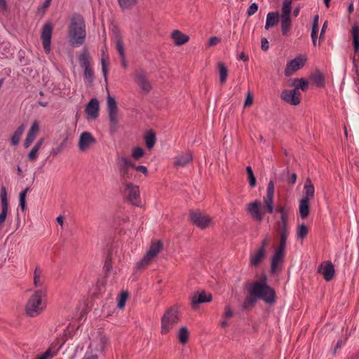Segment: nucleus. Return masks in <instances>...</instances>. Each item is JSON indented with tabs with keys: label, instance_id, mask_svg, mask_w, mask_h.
<instances>
[{
	"label": "nucleus",
	"instance_id": "obj_35",
	"mask_svg": "<svg viewBox=\"0 0 359 359\" xmlns=\"http://www.w3.org/2000/svg\"><path fill=\"white\" fill-rule=\"evenodd\" d=\"M29 190V188H26L22 190L19 195V205L22 211L26 210V195Z\"/></svg>",
	"mask_w": 359,
	"mask_h": 359
},
{
	"label": "nucleus",
	"instance_id": "obj_23",
	"mask_svg": "<svg viewBox=\"0 0 359 359\" xmlns=\"http://www.w3.org/2000/svg\"><path fill=\"white\" fill-rule=\"evenodd\" d=\"M163 248V243L161 241L153 243L145 255L150 259L155 258Z\"/></svg>",
	"mask_w": 359,
	"mask_h": 359
},
{
	"label": "nucleus",
	"instance_id": "obj_19",
	"mask_svg": "<svg viewBox=\"0 0 359 359\" xmlns=\"http://www.w3.org/2000/svg\"><path fill=\"white\" fill-rule=\"evenodd\" d=\"M285 249L277 248L271 257V271L274 273L278 265L282 262L285 258Z\"/></svg>",
	"mask_w": 359,
	"mask_h": 359
},
{
	"label": "nucleus",
	"instance_id": "obj_49",
	"mask_svg": "<svg viewBox=\"0 0 359 359\" xmlns=\"http://www.w3.org/2000/svg\"><path fill=\"white\" fill-rule=\"evenodd\" d=\"M287 234H285L284 233H280V243L278 248L285 249L286 247V241H287Z\"/></svg>",
	"mask_w": 359,
	"mask_h": 359
},
{
	"label": "nucleus",
	"instance_id": "obj_5",
	"mask_svg": "<svg viewBox=\"0 0 359 359\" xmlns=\"http://www.w3.org/2000/svg\"><path fill=\"white\" fill-rule=\"evenodd\" d=\"M46 297V290H37L32 294L25 305V313L29 317L38 316L46 309V304L43 302Z\"/></svg>",
	"mask_w": 359,
	"mask_h": 359
},
{
	"label": "nucleus",
	"instance_id": "obj_21",
	"mask_svg": "<svg viewBox=\"0 0 359 359\" xmlns=\"http://www.w3.org/2000/svg\"><path fill=\"white\" fill-rule=\"evenodd\" d=\"M39 123L36 121H34L32 123V126H31V128L26 136V138L25 140V142H24L25 148H28L32 144V143L33 142V141L35 140V138L36 137V134L39 132Z\"/></svg>",
	"mask_w": 359,
	"mask_h": 359
},
{
	"label": "nucleus",
	"instance_id": "obj_50",
	"mask_svg": "<svg viewBox=\"0 0 359 359\" xmlns=\"http://www.w3.org/2000/svg\"><path fill=\"white\" fill-rule=\"evenodd\" d=\"M38 151L39 149H37L36 147H33L28 154V159L31 161L36 160L37 158Z\"/></svg>",
	"mask_w": 359,
	"mask_h": 359
},
{
	"label": "nucleus",
	"instance_id": "obj_4",
	"mask_svg": "<svg viewBox=\"0 0 359 359\" xmlns=\"http://www.w3.org/2000/svg\"><path fill=\"white\" fill-rule=\"evenodd\" d=\"M72 44L80 46L84 42L86 36V24L83 18L79 14H74L71 18L68 32Z\"/></svg>",
	"mask_w": 359,
	"mask_h": 359
},
{
	"label": "nucleus",
	"instance_id": "obj_16",
	"mask_svg": "<svg viewBox=\"0 0 359 359\" xmlns=\"http://www.w3.org/2000/svg\"><path fill=\"white\" fill-rule=\"evenodd\" d=\"M135 82L145 93H149L151 90V85L146 76V72L143 69L137 70L134 76Z\"/></svg>",
	"mask_w": 359,
	"mask_h": 359
},
{
	"label": "nucleus",
	"instance_id": "obj_13",
	"mask_svg": "<svg viewBox=\"0 0 359 359\" xmlns=\"http://www.w3.org/2000/svg\"><path fill=\"white\" fill-rule=\"evenodd\" d=\"M306 59L302 55H299L293 60L289 61L285 69V75L290 76L298 69L302 68L305 64Z\"/></svg>",
	"mask_w": 359,
	"mask_h": 359
},
{
	"label": "nucleus",
	"instance_id": "obj_40",
	"mask_svg": "<svg viewBox=\"0 0 359 359\" xmlns=\"http://www.w3.org/2000/svg\"><path fill=\"white\" fill-rule=\"evenodd\" d=\"M41 271L39 268L36 267L34 271V284L35 287H41L43 285V283L41 281Z\"/></svg>",
	"mask_w": 359,
	"mask_h": 359
},
{
	"label": "nucleus",
	"instance_id": "obj_45",
	"mask_svg": "<svg viewBox=\"0 0 359 359\" xmlns=\"http://www.w3.org/2000/svg\"><path fill=\"white\" fill-rule=\"evenodd\" d=\"M116 47L120 57L125 56L124 45L123 41L121 39L117 40Z\"/></svg>",
	"mask_w": 359,
	"mask_h": 359
},
{
	"label": "nucleus",
	"instance_id": "obj_10",
	"mask_svg": "<svg viewBox=\"0 0 359 359\" xmlns=\"http://www.w3.org/2000/svg\"><path fill=\"white\" fill-rule=\"evenodd\" d=\"M189 219L196 226L201 229L208 228L212 221V219L208 215H204L198 210L191 211L189 212Z\"/></svg>",
	"mask_w": 359,
	"mask_h": 359
},
{
	"label": "nucleus",
	"instance_id": "obj_8",
	"mask_svg": "<svg viewBox=\"0 0 359 359\" xmlns=\"http://www.w3.org/2000/svg\"><path fill=\"white\" fill-rule=\"evenodd\" d=\"M117 162L119 168V174L122 182H127V180L132 179L133 174L130 169H133V167H135V163H133L128 157L126 156L118 158Z\"/></svg>",
	"mask_w": 359,
	"mask_h": 359
},
{
	"label": "nucleus",
	"instance_id": "obj_47",
	"mask_svg": "<svg viewBox=\"0 0 359 359\" xmlns=\"http://www.w3.org/2000/svg\"><path fill=\"white\" fill-rule=\"evenodd\" d=\"M258 4L257 3H252L250 4L249 8L247 10V15L251 16L253 15L258 11Z\"/></svg>",
	"mask_w": 359,
	"mask_h": 359
},
{
	"label": "nucleus",
	"instance_id": "obj_33",
	"mask_svg": "<svg viewBox=\"0 0 359 359\" xmlns=\"http://www.w3.org/2000/svg\"><path fill=\"white\" fill-rule=\"evenodd\" d=\"M121 9H130L137 4V0H117Z\"/></svg>",
	"mask_w": 359,
	"mask_h": 359
},
{
	"label": "nucleus",
	"instance_id": "obj_3",
	"mask_svg": "<svg viewBox=\"0 0 359 359\" xmlns=\"http://www.w3.org/2000/svg\"><path fill=\"white\" fill-rule=\"evenodd\" d=\"M291 13L292 1L283 0L280 16L278 12L268 13L264 28L269 29L276 26L280 20L282 35L287 36L292 28Z\"/></svg>",
	"mask_w": 359,
	"mask_h": 359
},
{
	"label": "nucleus",
	"instance_id": "obj_38",
	"mask_svg": "<svg viewBox=\"0 0 359 359\" xmlns=\"http://www.w3.org/2000/svg\"><path fill=\"white\" fill-rule=\"evenodd\" d=\"M353 48L359 47V27L354 25L352 28Z\"/></svg>",
	"mask_w": 359,
	"mask_h": 359
},
{
	"label": "nucleus",
	"instance_id": "obj_60",
	"mask_svg": "<svg viewBox=\"0 0 359 359\" xmlns=\"http://www.w3.org/2000/svg\"><path fill=\"white\" fill-rule=\"evenodd\" d=\"M327 22L325 21L321 28V31H320V37H319V41H321L323 39V35L325 32V30L327 29Z\"/></svg>",
	"mask_w": 359,
	"mask_h": 359
},
{
	"label": "nucleus",
	"instance_id": "obj_58",
	"mask_svg": "<svg viewBox=\"0 0 359 359\" xmlns=\"http://www.w3.org/2000/svg\"><path fill=\"white\" fill-rule=\"evenodd\" d=\"M233 315V313L230 306L229 305L226 306L224 316L226 318H230V317H232Z\"/></svg>",
	"mask_w": 359,
	"mask_h": 359
},
{
	"label": "nucleus",
	"instance_id": "obj_11",
	"mask_svg": "<svg viewBox=\"0 0 359 359\" xmlns=\"http://www.w3.org/2000/svg\"><path fill=\"white\" fill-rule=\"evenodd\" d=\"M53 33V25L50 22H46L41 29V42L46 53L50 51V42Z\"/></svg>",
	"mask_w": 359,
	"mask_h": 359
},
{
	"label": "nucleus",
	"instance_id": "obj_27",
	"mask_svg": "<svg viewBox=\"0 0 359 359\" xmlns=\"http://www.w3.org/2000/svg\"><path fill=\"white\" fill-rule=\"evenodd\" d=\"M323 274L326 281H330L332 279L334 274V267L330 261L325 262V266L323 269Z\"/></svg>",
	"mask_w": 359,
	"mask_h": 359
},
{
	"label": "nucleus",
	"instance_id": "obj_63",
	"mask_svg": "<svg viewBox=\"0 0 359 359\" xmlns=\"http://www.w3.org/2000/svg\"><path fill=\"white\" fill-rule=\"evenodd\" d=\"M318 20H319V16H318V15H316L313 17V23H312V27H319V26H318Z\"/></svg>",
	"mask_w": 359,
	"mask_h": 359
},
{
	"label": "nucleus",
	"instance_id": "obj_53",
	"mask_svg": "<svg viewBox=\"0 0 359 359\" xmlns=\"http://www.w3.org/2000/svg\"><path fill=\"white\" fill-rule=\"evenodd\" d=\"M270 236L269 234H266L264 239L261 242V245L259 248H263V250H265L266 247L270 243Z\"/></svg>",
	"mask_w": 359,
	"mask_h": 359
},
{
	"label": "nucleus",
	"instance_id": "obj_15",
	"mask_svg": "<svg viewBox=\"0 0 359 359\" xmlns=\"http://www.w3.org/2000/svg\"><path fill=\"white\" fill-rule=\"evenodd\" d=\"M95 143L96 139L93 135L90 132L84 131L80 135L78 146L81 151H85Z\"/></svg>",
	"mask_w": 359,
	"mask_h": 359
},
{
	"label": "nucleus",
	"instance_id": "obj_26",
	"mask_svg": "<svg viewBox=\"0 0 359 359\" xmlns=\"http://www.w3.org/2000/svg\"><path fill=\"white\" fill-rule=\"evenodd\" d=\"M265 257V250L263 248H259L258 250L255 255L250 256V264L255 266H257L262 260Z\"/></svg>",
	"mask_w": 359,
	"mask_h": 359
},
{
	"label": "nucleus",
	"instance_id": "obj_29",
	"mask_svg": "<svg viewBox=\"0 0 359 359\" xmlns=\"http://www.w3.org/2000/svg\"><path fill=\"white\" fill-rule=\"evenodd\" d=\"M144 140L147 147L149 149H152L156 142V133L152 130L147 131L144 135Z\"/></svg>",
	"mask_w": 359,
	"mask_h": 359
},
{
	"label": "nucleus",
	"instance_id": "obj_20",
	"mask_svg": "<svg viewBox=\"0 0 359 359\" xmlns=\"http://www.w3.org/2000/svg\"><path fill=\"white\" fill-rule=\"evenodd\" d=\"M193 156L189 151L178 154L175 157L174 166L176 168L184 167L191 162Z\"/></svg>",
	"mask_w": 359,
	"mask_h": 359
},
{
	"label": "nucleus",
	"instance_id": "obj_51",
	"mask_svg": "<svg viewBox=\"0 0 359 359\" xmlns=\"http://www.w3.org/2000/svg\"><path fill=\"white\" fill-rule=\"evenodd\" d=\"M101 62H102V71L103 73V76L105 79V81H107L108 70H107V67L106 59L104 57H102Z\"/></svg>",
	"mask_w": 359,
	"mask_h": 359
},
{
	"label": "nucleus",
	"instance_id": "obj_52",
	"mask_svg": "<svg viewBox=\"0 0 359 359\" xmlns=\"http://www.w3.org/2000/svg\"><path fill=\"white\" fill-rule=\"evenodd\" d=\"M0 11L4 14L8 13V7L6 0H0Z\"/></svg>",
	"mask_w": 359,
	"mask_h": 359
},
{
	"label": "nucleus",
	"instance_id": "obj_41",
	"mask_svg": "<svg viewBox=\"0 0 359 359\" xmlns=\"http://www.w3.org/2000/svg\"><path fill=\"white\" fill-rule=\"evenodd\" d=\"M144 150L142 147H136L133 149L131 156L134 159L137 160L142 157L144 155Z\"/></svg>",
	"mask_w": 359,
	"mask_h": 359
},
{
	"label": "nucleus",
	"instance_id": "obj_64",
	"mask_svg": "<svg viewBox=\"0 0 359 359\" xmlns=\"http://www.w3.org/2000/svg\"><path fill=\"white\" fill-rule=\"evenodd\" d=\"M239 59L245 62L249 60V57L247 55H245L244 53H241L239 55Z\"/></svg>",
	"mask_w": 359,
	"mask_h": 359
},
{
	"label": "nucleus",
	"instance_id": "obj_28",
	"mask_svg": "<svg viewBox=\"0 0 359 359\" xmlns=\"http://www.w3.org/2000/svg\"><path fill=\"white\" fill-rule=\"evenodd\" d=\"M25 126L24 124H22L18 127L11 137V143L12 145L17 146L19 144L21 136L25 132Z\"/></svg>",
	"mask_w": 359,
	"mask_h": 359
},
{
	"label": "nucleus",
	"instance_id": "obj_1",
	"mask_svg": "<svg viewBox=\"0 0 359 359\" xmlns=\"http://www.w3.org/2000/svg\"><path fill=\"white\" fill-rule=\"evenodd\" d=\"M268 278L266 275H262L259 281L250 285L248 288L250 297H248L242 304V309L247 310L249 307L253 306L257 299H262L269 305H273L276 302V294L275 290L269 286L267 283Z\"/></svg>",
	"mask_w": 359,
	"mask_h": 359
},
{
	"label": "nucleus",
	"instance_id": "obj_61",
	"mask_svg": "<svg viewBox=\"0 0 359 359\" xmlns=\"http://www.w3.org/2000/svg\"><path fill=\"white\" fill-rule=\"evenodd\" d=\"M48 358H51L52 355H50V350L48 349L46 352H44L39 357L38 359H48Z\"/></svg>",
	"mask_w": 359,
	"mask_h": 359
},
{
	"label": "nucleus",
	"instance_id": "obj_6",
	"mask_svg": "<svg viewBox=\"0 0 359 359\" xmlns=\"http://www.w3.org/2000/svg\"><path fill=\"white\" fill-rule=\"evenodd\" d=\"M180 320V312L177 305L166 309L161 319V334L165 335L169 333Z\"/></svg>",
	"mask_w": 359,
	"mask_h": 359
},
{
	"label": "nucleus",
	"instance_id": "obj_56",
	"mask_svg": "<svg viewBox=\"0 0 359 359\" xmlns=\"http://www.w3.org/2000/svg\"><path fill=\"white\" fill-rule=\"evenodd\" d=\"M261 48H262V50L264 51H266L269 49V41L266 38L262 39Z\"/></svg>",
	"mask_w": 359,
	"mask_h": 359
},
{
	"label": "nucleus",
	"instance_id": "obj_24",
	"mask_svg": "<svg viewBox=\"0 0 359 359\" xmlns=\"http://www.w3.org/2000/svg\"><path fill=\"white\" fill-rule=\"evenodd\" d=\"M299 211L301 218L306 219L310 214V200L302 198L299 201Z\"/></svg>",
	"mask_w": 359,
	"mask_h": 359
},
{
	"label": "nucleus",
	"instance_id": "obj_14",
	"mask_svg": "<svg viewBox=\"0 0 359 359\" xmlns=\"http://www.w3.org/2000/svg\"><path fill=\"white\" fill-rule=\"evenodd\" d=\"M212 299L211 293L206 292L205 290L196 291L191 297V305L193 309H196L200 304L210 302Z\"/></svg>",
	"mask_w": 359,
	"mask_h": 359
},
{
	"label": "nucleus",
	"instance_id": "obj_59",
	"mask_svg": "<svg viewBox=\"0 0 359 359\" xmlns=\"http://www.w3.org/2000/svg\"><path fill=\"white\" fill-rule=\"evenodd\" d=\"M252 102H253V97L252 96L250 95V93H249L248 94V95L246 96V98H245V102H244V105L245 107L247 106H250L252 104Z\"/></svg>",
	"mask_w": 359,
	"mask_h": 359
},
{
	"label": "nucleus",
	"instance_id": "obj_42",
	"mask_svg": "<svg viewBox=\"0 0 359 359\" xmlns=\"http://www.w3.org/2000/svg\"><path fill=\"white\" fill-rule=\"evenodd\" d=\"M295 81H298V83H299V85L296 86V89H295V90H297V91H299V89H301L302 91H306L307 90L308 86H309V83L305 79L295 78Z\"/></svg>",
	"mask_w": 359,
	"mask_h": 359
},
{
	"label": "nucleus",
	"instance_id": "obj_7",
	"mask_svg": "<svg viewBox=\"0 0 359 359\" xmlns=\"http://www.w3.org/2000/svg\"><path fill=\"white\" fill-rule=\"evenodd\" d=\"M122 184L125 188L124 196L126 201L135 206L140 207L142 201L139 186L128 182H122Z\"/></svg>",
	"mask_w": 359,
	"mask_h": 359
},
{
	"label": "nucleus",
	"instance_id": "obj_9",
	"mask_svg": "<svg viewBox=\"0 0 359 359\" xmlns=\"http://www.w3.org/2000/svg\"><path fill=\"white\" fill-rule=\"evenodd\" d=\"M80 65L84 69L83 76L86 81L91 84L94 79V72L90 67V57L85 50L79 57Z\"/></svg>",
	"mask_w": 359,
	"mask_h": 359
},
{
	"label": "nucleus",
	"instance_id": "obj_62",
	"mask_svg": "<svg viewBox=\"0 0 359 359\" xmlns=\"http://www.w3.org/2000/svg\"><path fill=\"white\" fill-rule=\"evenodd\" d=\"M297 180V175L295 173H292L290 177L288 179V183L290 184H294Z\"/></svg>",
	"mask_w": 359,
	"mask_h": 359
},
{
	"label": "nucleus",
	"instance_id": "obj_55",
	"mask_svg": "<svg viewBox=\"0 0 359 359\" xmlns=\"http://www.w3.org/2000/svg\"><path fill=\"white\" fill-rule=\"evenodd\" d=\"M221 41V39L217 36L210 37L209 39V46H213L218 44Z\"/></svg>",
	"mask_w": 359,
	"mask_h": 359
},
{
	"label": "nucleus",
	"instance_id": "obj_22",
	"mask_svg": "<svg viewBox=\"0 0 359 359\" xmlns=\"http://www.w3.org/2000/svg\"><path fill=\"white\" fill-rule=\"evenodd\" d=\"M171 37L174 40L175 45L177 46H182L189 41V36L178 29L172 32Z\"/></svg>",
	"mask_w": 359,
	"mask_h": 359
},
{
	"label": "nucleus",
	"instance_id": "obj_31",
	"mask_svg": "<svg viewBox=\"0 0 359 359\" xmlns=\"http://www.w3.org/2000/svg\"><path fill=\"white\" fill-rule=\"evenodd\" d=\"M217 69L219 74V81L222 84H224L226 83L228 76V68L224 63L220 62L217 63Z\"/></svg>",
	"mask_w": 359,
	"mask_h": 359
},
{
	"label": "nucleus",
	"instance_id": "obj_32",
	"mask_svg": "<svg viewBox=\"0 0 359 359\" xmlns=\"http://www.w3.org/2000/svg\"><path fill=\"white\" fill-rule=\"evenodd\" d=\"M179 341L181 344H185L189 337V332L187 327H182L177 333Z\"/></svg>",
	"mask_w": 359,
	"mask_h": 359
},
{
	"label": "nucleus",
	"instance_id": "obj_2",
	"mask_svg": "<svg viewBox=\"0 0 359 359\" xmlns=\"http://www.w3.org/2000/svg\"><path fill=\"white\" fill-rule=\"evenodd\" d=\"M273 198L274 183L272 180H270L267 185L266 194L263 198L264 210H261V202L259 200H255L248 205V213L254 220L258 222H262L265 213L272 214L276 211L273 206Z\"/></svg>",
	"mask_w": 359,
	"mask_h": 359
},
{
	"label": "nucleus",
	"instance_id": "obj_37",
	"mask_svg": "<svg viewBox=\"0 0 359 359\" xmlns=\"http://www.w3.org/2000/svg\"><path fill=\"white\" fill-rule=\"evenodd\" d=\"M152 260L147 257L145 255L142 259L136 263L135 269L140 270L147 266Z\"/></svg>",
	"mask_w": 359,
	"mask_h": 359
},
{
	"label": "nucleus",
	"instance_id": "obj_18",
	"mask_svg": "<svg viewBox=\"0 0 359 359\" xmlns=\"http://www.w3.org/2000/svg\"><path fill=\"white\" fill-rule=\"evenodd\" d=\"M100 103L97 98H92L87 104L86 112L91 118L95 119L98 117Z\"/></svg>",
	"mask_w": 359,
	"mask_h": 359
},
{
	"label": "nucleus",
	"instance_id": "obj_34",
	"mask_svg": "<svg viewBox=\"0 0 359 359\" xmlns=\"http://www.w3.org/2000/svg\"><path fill=\"white\" fill-rule=\"evenodd\" d=\"M246 172L248 174V178L250 186L252 188H254L256 186L257 180L256 177L254 175L251 166L248 165L246 167Z\"/></svg>",
	"mask_w": 359,
	"mask_h": 359
},
{
	"label": "nucleus",
	"instance_id": "obj_44",
	"mask_svg": "<svg viewBox=\"0 0 359 359\" xmlns=\"http://www.w3.org/2000/svg\"><path fill=\"white\" fill-rule=\"evenodd\" d=\"M128 297V292H121V294L119 297L118 301V307L119 309H122L125 306L126 302Z\"/></svg>",
	"mask_w": 359,
	"mask_h": 359
},
{
	"label": "nucleus",
	"instance_id": "obj_46",
	"mask_svg": "<svg viewBox=\"0 0 359 359\" xmlns=\"http://www.w3.org/2000/svg\"><path fill=\"white\" fill-rule=\"evenodd\" d=\"M109 118L111 124L113 126H116L118 123L117 114L118 111H109Z\"/></svg>",
	"mask_w": 359,
	"mask_h": 359
},
{
	"label": "nucleus",
	"instance_id": "obj_54",
	"mask_svg": "<svg viewBox=\"0 0 359 359\" xmlns=\"http://www.w3.org/2000/svg\"><path fill=\"white\" fill-rule=\"evenodd\" d=\"M63 148H64V143H62L58 147H57L55 148H53L51 150V154L53 156H57V154H59L63 150Z\"/></svg>",
	"mask_w": 359,
	"mask_h": 359
},
{
	"label": "nucleus",
	"instance_id": "obj_17",
	"mask_svg": "<svg viewBox=\"0 0 359 359\" xmlns=\"http://www.w3.org/2000/svg\"><path fill=\"white\" fill-rule=\"evenodd\" d=\"M289 208L283 205H278L276 207V212L280 214L281 224L280 227V233H284L287 234V222H288V213Z\"/></svg>",
	"mask_w": 359,
	"mask_h": 359
},
{
	"label": "nucleus",
	"instance_id": "obj_12",
	"mask_svg": "<svg viewBox=\"0 0 359 359\" xmlns=\"http://www.w3.org/2000/svg\"><path fill=\"white\" fill-rule=\"evenodd\" d=\"M301 93L297 90H283L280 94V98L286 103L291 105H298L301 102Z\"/></svg>",
	"mask_w": 359,
	"mask_h": 359
},
{
	"label": "nucleus",
	"instance_id": "obj_25",
	"mask_svg": "<svg viewBox=\"0 0 359 359\" xmlns=\"http://www.w3.org/2000/svg\"><path fill=\"white\" fill-rule=\"evenodd\" d=\"M315 188L310 178H307L304 185V194L302 198L311 200L314 198Z\"/></svg>",
	"mask_w": 359,
	"mask_h": 359
},
{
	"label": "nucleus",
	"instance_id": "obj_39",
	"mask_svg": "<svg viewBox=\"0 0 359 359\" xmlns=\"http://www.w3.org/2000/svg\"><path fill=\"white\" fill-rule=\"evenodd\" d=\"M0 198L1 202V207H8V202L7 198V191L4 186H2L0 189Z\"/></svg>",
	"mask_w": 359,
	"mask_h": 359
},
{
	"label": "nucleus",
	"instance_id": "obj_36",
	"mask_svg": "<svg viewBox=\"0 0 359 359\" xmlns=\"http://www.w3.org/2000/svg\"><path fill=\"white\" fill-rule=\"evenodd\" d=\"M309 233V229L306 224H302L297 230V236L298 238L304 239Z\"/></svg>",
	"mask_w": 359,
	"mask_h": 359
},
{
	"label": "nucleus",
	"instance_id": "obj_43",
	"mask_svg": "<svg viewBox=\"0 0 359 359\" xmlns=\"http://www.w3.org/2000/svg\"><path fill=\"white\" fill-rule=\"evenodd\" d=\"M107 107L108 111H118L117 103L115 99L111 96L107 97Z\"/></svg>",
	"mask_w": 359,
	"mask_h": 359
},
{
	"label": "nucleus",
	"instance_id": "obj_48",
	"mask_svg": "<svg viewBox=\"0 0 359 359\" xmlns=\"http://www.w3.org/2000/svg\"><path fill=\"white\" fill-rule=\"evenodd\" d=\"M318 30L319 27H312L311 36L314 46H316Z\"/></svg>",
	"mask_w": 359,
	"mask_h": 359
},
{
	"label": "nucleus",
	"instance_id": "obj_57",
	"mask_svg": "<svg viewBox=\"0 0 359 359\" xmlns=\"http://www.w3.org/2000/svg\"><path fill=\"white\" fill-rule=\"evenodd\" d=\"M133 169L137 171L141 172L144 175H147L148 172V170H147V167L144 165H136L135 164V167H133Z\"/></svg>",
	"mask_w": 359,
	"mask_h": 359
},
{
	"label": "nucleus",
	"instance_id": "obj_30",
	"mask_svg": "<svg viewBox=\"0 0 359 359\" xmlns=\"http://www.w3.org/2000/svg\"><path fill=\"white\" fill-rule=\"evenodd\" d=\"M311 80L316 85L317 87L323 88L325 86V76L318 71L310 76Z\"/></svg>",
	"mask_w": 359,
	"mask_h": 359
}]
</instances>
